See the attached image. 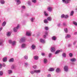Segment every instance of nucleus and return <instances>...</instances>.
I'll use <instances>...</instances> for the list:
<instances>
[{"label":"nucleus","mask_w":77,"mask_h":77,"mask_svg":"<svg viewBox=\"0 0 77 77\" xmlns=\"http://www.w3.org/2000/svg\"><path fill=\"white\" fill-rule=\"evenodd\" d=\"M38 56H34V58H38Z\"/></svg>","instance_id":"nucleus-48"},{"label":"nucleus","mask_w":77,"mask_h":77,"mask_svg":"<svg viewBox=\"0 0 77 77\" xmlns=\"http://www.w3.org/2000/svg\"><path fill=\"white\" fill-rule=\"evenodd\" d=\"M33 68L34 69H36V68H37V66L36 65H34L33 66Z\"/></svg>","instance_id":"nucleus-43"},{"label":"nucleus","mask_w":77,"mask_h":77,"mask_svg":"<svg viewBox=\"0 0 77 77\" xmlns=\"http://www.w3.org/2000/svg\"><path fill=\"white\" fill-rule=\"evenodd\" d=\"M52 39L54 41H55V40H56V36H53L52 38Z\"/></svg>","instance_id":"nucleus-22"},{"label":"nucleus","mask_w":77,"mask_h":77,"mask_svg":"<svg viewBox=\"0 0 77 77\" xmlns=\"http://www.w3.org/2000/svg\"><path fill=\"white\" fill-rule=\"evenodd\" d=\"M44 14H45V16H48V14L47 13V12H46V11H44Z\"/></svg>","instance_id":"nucleus-38"},{"label":"nucleus","mask_w":77,"mask_h":77,"mask_svg":"<svg viewBox=\"0 0 77 77\" xmlns=\"http://www.w3.org/2000/svg\"><path fill=\"white\" fill-rule=\"evenodd\" d=\"M35 17H32L31 19V22H33V20H35Z\"/></svg>","instance_id":"nucleus-35"},{"label":"nucleus","mask_w":77,"mask_h":77,"mask_svg":"<svg viewBox=\"0 0 77 77\" xmlns=\"http://www.w3.org/2000/svg\"><path fill=\"white\" fill-rule=\"evenodd\" d=\"M40 42H41V43H45V41L44 40L42 39V38H41L40 40Z\"/></svg>","instance_id":"nucleus-15"},{"label":"nucleus","mask_w":77,"mask_h":77,"mask_svg":"<svg viewBox=\"0 0 77 77\" xmlns=\"http://www.w3.org/2000/svg\"><path fill=\"white\" fill-rule=\"evenodd\" d=\"M32 3H35L36 2V0H32Z\"/></svg>","instance_id":"nucleus-41"},{"label":"nucleus","mask_w":77,"mask_h":77,"mask_svg":"<svg viewBox=\"0 0 77 77\" xmlns=\"http://www.w3.org/2000/svg\"><path fill=\"white\" fill-rule=\"evenodd\" d=\"M62 1L66 4H68L70 3V2H71V0H62Z\"/></svg>","instance_id":"nucleus-4"},{"label":"nucleus","mask_w":77,"mask_h":77,"mask_svg":"<svg viewBox=\"0 0 77 77\" xmlns=\"http://www.w3.org/2000/svg\"><path fill=\"white\" fill-rule=\"evenodd\" d=\"M64 69L66 72L68 71V66H65L64 68Z\"/></svg>","instance_id":"nucleus-5"},{"label":"nucleus","mask_w":77,"mask_h":77,"mask_svg":"<svg viewBox=\"0 0 77 77\" xmlns=\"http://www.w3.org/2000/svg\"><path fill=\"white\" fill-rule=\"evenodd\" d=\"M26 39L24 38H22L19 41L20 42H23L25 41Z\"/></svg>","instance_id":"nucleus-8"},{"label":"nucleus","mask_w":77,"mask_h":77,"mask_svg":"<svg viewBox=\"0 0 77 77\" xmlns=\"http://www.w3.org/2000/svg\"><path fill=\"white\" fill-rule=\"evenodd\" d=\"M4 58H7V57H4Z\"/></svg>","instance_id":"nucleus-64"},{"label":"nucleus","mask_w":77,"mask_h":77,"mask_svg":"<svg viewBox=\"0 0 77 77\" xmlns=\"http://www.w3.org/2000/svg\"><path fill=\"white\" fill-rule=\"evenodd\" d=\"M28 4L29 6H30L31 5V1H28Z\"/></svg>","instance_id":"nucleus-33"},{"label":"nucleus","mask_w":77,"mask_h":77,"mask_svg":"<svg viewBox=\"0 0 77 77\" xmlns=\"http://www.w3.org/2000/svg\"><path fill=\"white\" fill-rule=\"evenodd\" d=\"M3 73L1 71H0V76H2L3 75Z\"/></svg>","instance_id":"nucleus-42"},{"label":"nucleus","mask_w":77,"mask_h":77,"mask_svg":"<svg viewBox=\"0 0 77 77\" xmlns=\"http://www.w3.org/2000/svg\"><path fill=\"white\" fill-rule=\"evenodd\" d=\"M53 8L51 7H48L47 10L49 12H51Z\"/></svg>","instance_id":"nucleus-7"},{"label":"nucleus","mask_w":77,"mask_h":77,"mask_svg":"<svg viewBox=\"0 0 77 77\" xmlns=\"http://www.w3.org/2000/svg\"><path fill=\"white\" fill-rule=\"evenodd\" d=\"M3 41L2 40L0 41V45H3Z\"/></svg>","instance_id":"nucleus-29"},{"label":"nucleus","mask_w":77,"mask_h":77,"mask_svg":"<svg viewBox=\"0 0 77 77\" xmlns=\"http://www.w3.org/2000/svg\"><path fill=\"white\" fill-rule=\"evenodd\" d=\"M25 65H26V66H27V63H25Z\"/></svg>","instance_id":"nucleus-60"},{"label":"nucleus","mask_w":77,"mask_h":77,"mask_svg":"<svg viewBox=\"0 0 77 77\" xmlns=\"http://www.w3.org/2000/svg\"><path fill=\"white\" fill-rule=\"evenodd\" d=\"M19 27H20V25H18L17 27L14 28L13 29V30L14 32H17V30L19 29Z\"/></svg>","instance_id":"nucleus-3"},{"label":"nucleus","mask_w":77,"mask_h":77,"mask_svg":"<svg viewBox=\"0 0 77 77\" xmlns=\"http://www.w3.org/2000/svg\"><path fill=\"white\" fill-rule=\"evenodd\" d=\"M54 70V68H50L49 69L48 71H53Z\"/></svg>","instance_id":"nucleus-20"},{"label":"nucleus","mask_w":77,"mask_h":77,"mask_svg":"<svg viewBox=\"0 0 77 77\" xmlns=\"http://www.w3.org/2000/svg\"><path fill=\"white\" fill-rule=\"evenodd\" d=\"M63 26H66V23H63Z\"/></svg>","instance_id":"nucleus-56"},{"label":"nucleus","mask_w":77,"mask_h":77,"mask_svg":"<svg viewBox=\"0 0 77 77\" xmlns=\"http://www.w3.org/2000/svg\"><path fill=\"white\" fill-rule=\"evenodd\" d=\"M74 14V11H72L70 13V16H72Z\"/></svg>","instance_id":"nucleus-34"},{"label":"nucleus","mask_w":77,"mask_h":77,"mask_svg":"<svg viewBox=\"0 0 77 77\" xmlns=\"http://www.w3.org/2000/svg\"><path fill=\"white\" fill-rule=\"evenodd\" d=\"M2 66L5 67V66H6V64H5V63L2 64Z\"/></svg>","instance_id":"nucleus-52"},{"label":"nucleus","mask_w":77,"mask_h":77,"mask_svg":"<svg viewBox=\"0 0 77 77\" xmlns=\"http://www.w3.org/2000/svg\"><path fill=\"white\" fill-rule=\"evenodd\" d=\"M1 4H2V5H3L4 4H5V1L4 0H1L0 1Z\"/></svg>","instance_id":"nucleus-19"},{"label":"nucleus","mask_w":77,"mask_h":77,"mask_svg":"<svg viewBox=\"0 0 77 77\" xmlns=\"http://www.w3.org/2000/svg\"><path fill=\"white\" fill-rule=\"evenodd\" d=\"M47 20H48V21H51V17H48V18H47Z\"/></svg>","instance_id":"nucleus-30"},{"label":"nucleus","mask_w":77,"mask_h":77,"mask_svg":"<svg viewBox=\"0 0 77 77\" xmlns=\"http://www.w3.org/2000/svg\"><path fill=\"white\" fill-rule=\"evenodd\" d=\"M75 35H77V32H75Z\"/></svg>","instance_id":"nucleus-59"},{"label":"nucleus","mask_w":77,"mask_h":77,"mask_svg":"<svg viewBox=\"0 0 77 77\" xmlns=\"http://www.w3.org/2000/svg\"><path fill=\"white\" fill-rule=\"evenodd\" d=\"M8 73L9 74H11V73H12V71L11 70H9L8 71Z\"/></svg>","instance_id":"nucleus-24"},{"label":"nucleus","mask_w":77,"mask_h":77,"mask_svg":"<svg viewBox=\"0 0 77 77\" xmlns=\"http://www.w3.org/2000/svg\"><path fill=\"white\" fill-rule=\"evenodd\" d=\"M9 43L10 44H11L12 45H15L16 44V42L15 41H12V40H9Z\"/></svg>","instance_id":"nucleus-2"},{"label":"nucleus","mask_w":77,"mask_h":77,"mask_svg":"<svg viewBox=\"0 0 77 77\" xmlns=\"http://www.w3.org/2000/svg\"><path fill=\"white\" fill-rule=\"evenodd\" d=\"M26 47V44H23L21 45V48H25Z\"/></svg>","instance_id":"nucleus-9"},{"label":"nucleus","mask_w":77,"mask_h":77,"mask_svg":"<svg viewBox=\"0 0 77 77\" xmlns=\"http://www.w3.org/2000/svg\"><path fill=\"white\" fill-rule=\"evenodd\" d=\"M76 42H77V41H74L73 43V45H75V44H76Z\"/></svg>","instance_id":"nucleus-49"},{"label":"nucleus","mask_w":77,"mask_h":77,"mask_svg":"<svg viewBox=\"0 0 77 77\" xmlns=\"http://www.w3.org/2000/svg\"><path fill=\"white\" fill-rule=\"evenodd\" d=\"M61 17L62 18H65V15L63 14L61 15Z\"/></svg>","instance_id":"nucleus-40"},{"label":"nucleus","mask_w":77,"mask_h":77,"mask_svg":"<svg viewBox=\"0 0 77 77\" xmlns=\"http://www.w3.org/2000/svg\"><path fill=\"white\" fill-rule=\"evenodd\" d=\"M25 60H27V59H28V58H25Z\"/></svg>","instance_id":"nucleus-62"},{"label":"nucleus","mask_w":77,"mask_h":77,"mask_svg":"<svg viewBox=\"0 0 77 77\" xmlns=\"http://www.w3.org/2000/svg\"><path fill=\"white\" fill-rule=\"evenodd\" d=\"M73 24H74V25H75V26H77V23L74 21H73Z\"/></svg>","instance_id":"nucleus-36"},{"label":"nucleus","mask_w":77,"mask_h":77,"mask_svg":"<svg viewBox=\"0 0 77 77\" xmlns=\"http://www.w3.org/2000/svg\"><path fill=\"white\" fill-rule=\"evenodd\" d=\"M15 2H16V4L17 5L21 4V2L19 0H15Z\"/></svg>","instance_id":"nucleus-12"},{"label":"nucleus","mask_w":77,"mask_h":77,"mask_svg":"<svg viewBox=\"0 0 77 77\" xmlns=\"http://www.w3.org/2000/svg\"><path fill=\"white\" fill-rule=\"evenodd\" d=\"M32 35V32L30 31L29 32H27L26 33V36H31Z\"/></svg>","instance_id":"nucleus-6"},{"label":"nucleus","mask_w":77,"mask_h":77,"mask_svg":"<svg viewBox=\"0 0 77 77\" xmlns=\"http://www.w3.org/2000/svg\"><path fill=\"white\" fill-rule=\"evenodd\" d=\"M62 56L63 57H66V54L64 53L62 54Z\"/></svg>","instance_id":"nucleus-14"},{"label":"nucleus","mask_w":77,"mask_h":77,"mask_svg":"<svg viewBox=\"0 0 77 77\" xmlns=\"http://www.w3.org/2000/svg\"><path fill=\"white\" fill-rule=\"evenodd\" d=\"M15 65H12L11 67V69H15Z\"/></svg>","instance_id":"nucleus-26"},{"label":"nucleus","mask_w":77,"mask_h":77,"mask_svg":"<svg viewBox=\"0 0 77 77\" xmlns=\"http://www.w3.org/2000/svg\"><path fill=\"white\" fill-rule=\"evenodd\" d=\"M51 55H52V54L51 53H50L49 54V57H51Z\"/></svg>","instance_id":"nucleus-51"},{"label":"nucleus","mask_w":77,"mask_h":77,"mask_svg":"<svg viewBox=\"0 0 77 77\" xmlns=\"http://www.w3.org/2000/svg\"><path fill=\"white\" fill-rule=\"evenodd\" d=\"M11 33L10 32H8L7 34V36H11Z\"/></svg>","instance_id":"nucleus-25"},{"label":"nucleus","mask_w":77,"mask_h":77,"mask_svg":"<svg viewBox=\"0 0 77 77\" xmlns=\"http://www.w3.org/2000/svg\"><path fill=\"white\" fill-rule=\"evenodd\" d=\"M43 62L44 63H45V64H46L48 62V60H47V58H44L43 60Z\"/></svg>","instance_id":"nucleus-10"},{"label":"nucleus","mask_w":77,"mask_h":77,"mask_svg":"<svg viewBox=\"0 0 77 77\" xmlns=\"http://www.w3.org/2000/svg\"><path fill=\"white\" fill-rule=\"evenodd\" d=\"M24 58H28V56L27 55H25L24 57Z\"/></svg>","instance_id":"nucleus-50"},{"label":"nucleus","mask_w":77,"mask_h":77,"mask_svg":"<svg viewBox=\"0 0 77 77\" xmlns=\"http://www.w3.org/2000/svg\"><path fill=\"white\" fill-rule=\"evenodd\" d=\"M41 72L40 70H33L30 71V73L31 74H34L35 73H39Z\"/></svg>","instance_id":"nucleus-1"},{"label":"nucleus","mask_w":77,"mask_h":77,"mask_svg":"<svg viewBox=\"0 0 77 77\" xmlns=\"http://www.w3.org/2000/svg\"><path fill=\"white\" fill-rule=\"evenodd\" d=\"M6 22L4 21L2 23V26H3V27H4L5 26H6Z\"/></svg>","instance_id":"nucleus-16"},{"label":"nucleus","mask_w":77,"mask_h":77,"mask_svg":"<svg viewBox=\"0 0 77 77\" xmlns=\"http://www.w3.org/2000/svg\"><path fill=\"white\" fill-rule=\"evenodd\" d=\"M48 77H51V75L49 74L48 75Z\"/></svg>","instance_id":"nucleus-53"},{"label":"nucleus","mask_w":77,"mask_h":77,"mask_svg":"<svg viewBox=\"0 0 77 77\" xmlns=\"http://www.w3.org/2000/svg\"><path fill=\"white\" fill-rule=\"evenodd\" d=\"M34 60H38V58H34Z\"/></svg>","instance_id":"nucleus-54"},{"label":"nucleus","mask_w":77,"mask_h":77,"mask_svg":"<svg viewBox=\"0 0 77 77\" xmlns=\"http://www.w3.org/2000/svg\"><path fill=\"white\" fill-rule=\"evenodd\" d=\"M71 46V45L70 44H69L68 45V47H70Z\"/></svg>","instance_id":"nucleus-57"},{"label":"nucleus","mask_w":77,"mask_h":77,"mask_svg":"<svg viewBox=\"0 0 77 77\" xmlns=\"http://www.w3.org/2000/svg\"><path fill=\"white\" fill-rule=\"evenodd\" d=\"M33 36H35V34H33Z\"/></svg>","instance_id":"nucleus-61"},{"label":"nucleus","mask_w":77,"mask_h":77,"mask_svg":"<svg viewBox=\"0 0 77 77\" xmlns=\"http://www.w3.org/2000/svg\"><path fill=\"white\" fill-rule=\"evenodd\" d=\"M48 34V32H45V35H44V38H46V35H47Z\"/></svg>","instance_id":"nucleus-28"},{"label":"nucleus","mask_w":77,"mask_h":77,"mask_svg":"<svg viewBox=\"0 0 77 77\" xmlns=\"http://www.w3.org/2000/svg\"><path fill=\"white\" fill-rule=\"evenodd\" d=\"M31 48L32 50H34V49L35 48V46L34 45H32L31 46Z\"/></svg>","instance_id":"nucleus-32"},{"label":"nucleus","mask_w":77,"mask_h":77,"mask_svg":"<svg viewBox=\"0 0 77 77\" xmlns=\"http://www.w3.org/2000/svg\"><path fill=\"white\" fill-rule=\"evenodd\" d=\"M51 52H54V51H55V48L54 47L51 48Z\"/></svg>","instance_id":"nucleus-13"},{"label":"nucleus","mask_w":77,"mask_h":77,"mask_svg":"<svg viewBox=\"0 0 77 77\" xmlns=\"http://www.w3.org/2000/svg\"><path fill=\"white\" fill-rule=\"evenodd\" d=\"M69 17H68V15H66L64 16V18H68Z\"/></svg>","instance_id":"nucleus-45"},{"label":"nucleus","mask_w":77,"mask_h":77,"mask_svg":"<svg viewBox=\"0 0 77 77\" xmlns=\"http://www.w3.org/2000/svg\"><path fill=\"white\" fill-rule=\"evenodd\" d=\"M14 61V58H11L9 60V62H13Z\"/></svg>","instance_id":"nucleus-21"},{"label":"nucleus","mask_w":77,"mask_h":77,"mask_svg":"<svg viewBox=\"0 0 77 77\" xmlns=\"http://www.w3.org/2000/svg\"><path fill=\"white\" fill-rule=\"evenodd\" d=\"M44 23H45V24H47V23H48V21L47 19H45L44 20Z\"/></svg>","instance_id":"nucleus-18"},{"label":"nucleus","mask_w":77,"mask_h":77,"mask_svg":"<svg viewBox=\"0 0 77 77\" xmlns=\"http://www.w3.org/2000/svg\"><path fill=\"white\" fill-rule=\"evenodd\" d=\"M71 61V62H75V61H76V60H75V58H73L72 59H71L70 60Z\"/></svg>","instance_id":"nucleus-27"},{"label":"nucleus","mask_w":77,"mask_h":77,"mask_svg":"<svg viewBox=\"0 0 77 77\" xmlns=\"http://www.w3.org/2000/svg\"><path fill=\"white\" fill-rule=\"evenodd\" d=\"M45 29L46 30H48V27L46 26L45 27Z\"/></svg>","instance_id":"nucleus-44"},{"label":"nucleus","mask_w":77,"mask_h":77,"mask_svg":"<svg viewBox=\"0 0 77 77\" xmlns=\"http://www.w3.org/2000/svg\"><path fill=\"white\" fill-rule=\"evenodd\" d=\"M2 64H0V68H2Z\"/></svg>","instance_id":"nucleus-58"},{"label":"nucleus","mask_w":77,"mask_h":77,"mask_svg":"<svg viewBox=\"0 0 77 77\" xmlns=\"http://www.w3.org/2000/svg\"><path fill=\"white\" fill-rule=\"evenodd\" d=\"M42 55L43 56H44L45 55V54L44 53H42Z\"/></svg>","instance_id":"nucleus-46"},{"label":"nucleus","mask_w":77,"mask_h":77,"mask_svg":"<svg viewBox=\"0 0 77 77\" xmlns=\"http://www.w3.org/2000/svg\"><path fill=\"white\" fill-rule=\"evenodd\" d=\"M59 52H60V50L57 51H56V52H55V54H58V53H59Z\"/></svg>","instance_id":"nucleus-37"},{"label":"nucleus","mask_w":77,"mask_h":77,"mask_svg":"<svg viewBox=\"0 0 77 77\" xmlns=\"http://www.w3.org/2000/svg\"><path fill=\"white\" fill-rule=\"evenodd\" d=\"M3 61L4 62H6L7 61V58H4L3 59Z\"/></svg>","instance_id":"nucleus-23"},{"label":"nucleus","mask_w":77,"mask_h":77,"mask_svg":"<svg viewBox=\"0 0 77 77\" xmlns=\"http://www.w3.org/2000/svg\"><path fill=\"white\" fill-rule=\"evenodd\" d=\"M11 77H15V76H11Z\"/></svg>","instance_id":"nucleus-63"},{"label":"nucleus","mask_w":77,"mask_h":77,"mask_svg":"<svg viewBox=\"0 0 77 77\" xmlns=\"http://www.w3.org/2000/svg\"><path fill=\"white\" fill-rule=\"evenodd\" d=\"M73 55V54L72 53H70L69 54V57H72Z\"/></svg>","instance_id":"nucleus-31"},{"label":"nucleus","mask_w":77,"mask_h":77,"mask_svg":"<svg viewBox=\"0 0 77 77\" xmlns=\"http://www.w3.org/2000/svg\"><path fill=\"white\" fill-rule=\"evenodd\" d=\"M57 26H58V27H60V24L59 23V24H58Z\"/></svg>","instance_id":"nucleus-55"},{"label":"nucleus","mask_w":77,"mask_h":77,"mask_svg":"<svg viewBox=\"0 0 77 77\" xmlns=\"http://www.w3.org/2000/svg\"><path fill=\"white\" fill-rule=\"evenodd\" d=\"M22 9H24L26 8V7H25V6H22Z\"/></svg>","instance_id":"nucleus-47"},{"label":"nucleus","mask_w":77,"mask_h":77,"mask_svg":"<svg viewBox=\"0 0 77 77\" xmlns=\"http://www.w3.org/2000/svg\"><path fill=\"white\" fill-rule=\"evenodd\" d=\"M71 38V35L69 34H67V36H66V39H67V38Z\"/></svg>","instance_id":"nucleus-17"},{"label":"nucleus","mask_w":77,"mask_h":77,"mask_svg":"<svg viewBox=\"0 0 77 77\" xmlns=\"http://www.w3.org/2000/svg\"><path fill=\"white\" fill-rule=\"evenodd\" d=\"M64 30L65 32H66V33H67V32H68V29H67V28H66V29H64Z\"/></svg>","instance_id":"nucleus-39"},{"label":"nucleus","mask_w":77,"mask_h":77,"mask_svg":"<svg viewBox=\"0 0 77 77\" xmlns=\"http://www.w3.org/2000/svg\"><path fill=\"white\" fill-rule=\"evenodd\" d=\"M56 71L57 73H59V72H60L61 71V69L59 68H57L56 70Z\"/></svg>","instance_id":"nucleus-11"}]
</instances>
